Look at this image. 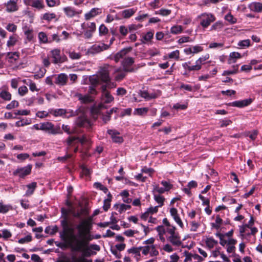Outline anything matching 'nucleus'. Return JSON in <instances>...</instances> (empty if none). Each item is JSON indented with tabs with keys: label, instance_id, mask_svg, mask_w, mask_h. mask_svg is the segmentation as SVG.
Masks as SVG:
<instances>
[{
	"label": "nucleus",
	"instance_id": "f257e3e1",
	"mask_svg": "<svg viewBox=\"0 0 262 262\" xmlns=\"http://www.w3.org/2000/svg\"><path fill=\"white\" fill-rule=\"evenodd\" d=\"M78 230V238L79 241H82V244L80 246L78 245V242L74 241L73 242L72 246L70 244L67 245V247H69L73 251L82 252V256L81 257H89L94 252L88 247V244L91 239L88 236V234L91 229V222L89 220H83L76 227Z\"/></svg>",
	"mask_w": 262,
	"mask_h": 262
},
{
	"label": "nucleus",
	"instance_id": "f03ea898",
	"mask_svg": "<svg viewBox=\"0 0 262 262\" xmlns=\"http://www.w3.org/2000/svg\"><path fill=\"white\" fill-rule=\"evenodd\" d=\"M61 225L62 227V230L60 231L59 235L61 239L63 242V243H59L56 244V246L61 248H67V245L70 244L72 246L73 242L77 241L78 242V245L80 246L82 245V241H78L77 237H78V233L75 234L74 233V229L70 227L69 225V220L66 215L64 219L61 221Z\"/></svg>",
	"mask_w": 262,
	"mask_h": 262
},
{
	"label": "nucleus",
	"instance_id": "7ed1b4c3",
	"mask_svg": "<svg viewBox=\"0 0 262 262\" xmlns=\"http://www.w3.org/2000/svg\"><path fill=\"white\" fill-rule=\"evenodd\" d=\"M176 228L174 226L167 227L166 229V237L168 242L174 246H180L182 244L181 237L178 232L176 231Z\"/></svg>",
	"mask_w": 262,
	"mask_h": 262
},
{
	"label": "nucleus",
	"instance_id": "20e7f679",
	"mask_svg": "<svg viewBox=\"0 0 262 262\" xmlns=\"http://www.w3.org/2000/svg\"><path fill=\"white\" fill-rule=\"evenodd\" d=\"M40 130L48 132V133L56 135L62 134V132L59 126L54 127V125L51 122H45L40 123Z\"/></svg>",
	"mask_w": 262,
	"mask_h": 262
},
{
	"label": "nucleus",
	"instance_id": "39448f33",
	"mask_svg": "<svg viewBox=\"0 0 262 262\" xmlns=\"http://www.w3.org/2000/svg\"><path fill=\"white\" fill-rule=\"evenodd\" d=\"M200 19V25L203 28H207L211 23L215 20V16L211 13H204L198 16Z\"/></svg>",
	"mask_w": 262,
	"mask_h": 262
},
{
	"label": "nucleus",
	"instance_id": "423d86ee",
	"mask_svg": "<svg viewBox=\"0 0 262 262\" xmlns=\"http://www.w3.org/2000/svg\"><path fill=\"white\" fill-rule=\"evenodd\" d=\"M89 141V139L85 136H82V137H77L74 136H70L66 140L67 148L69 149L71 147L75 145L76 143L80 142L83 144Z\"/></svg>",
	"mask_w": 262,
	"mask_h": 262
},
{
	"label": "nucleus",
	"instance_id": "0eeeda50",
	"mask_svg": "<svg viewBox=\"0 0 262 262\" xmlns=\"http://www.w3.org/2000/svg\"><path fill=\"white\" fill-rule=\"evenodd\" d=\"M110 46L101 43L99 45L95 44L93 45L88 51L89 54H96L100 52L107 50L109 48Z\"/></svg>",
	"mask_w": 262,
	"mask_h": 262
},
{
	"label": "nucleus",
	"instance_id": "6e6552de",
	"mask_svg": "<svg viewBox=\"0 0 262 262\" xmlns=\"http://www.w3.org/2000/svg\"><path fill=\"white\" fill-rule=\"evenodd\" d=\"M52 57L53 58V62L55 63H61L67 60L65 56H61L60 55V51L59 49H54L51 51Z\"/></svg>",
	"mask_w": 262,
	"mask_h": 262
},
{
	"label": "nucleus",
	"instance_id": "1a4fd4ad",
	"mask_svg": "<svg viewBox=\"0 0 262 262\" xmlns=\"http://www.w3.org/2000/svg\"><path fill=\"white\" fill-rule=\"evenodd\" d=\"M107 134L111 136L112 141L115 143H121L123 141L122 137L120 136V133L115 129H108Z\"/></svg>",
	"mask_w": 262,
	"mask_h": 262
},
{
	"label": "nucleus",
	"instance_id": "9d476101",
	"mask_svg": "<svg viewBox=\"0 0 262 262\" xmlns=\"http://www.w3.org/2000/svg\"><path fill=\"white\" fill-rule=\"evenodd\" d=\"M32 165L29 164L26 167L17 168L14 172V173L18 175L20 178H24L30 173Z\"/></svg>",
	"mask_w": 262,
	"mask_h": 262
},
{
	"label": "nucleus",
	"instance_id": "9b49d317",
	"mask_svg": "<svg viewBox=\"0 0 262 262\" xmlns=\"http://www.w3.org/2000/svg\"><path fill=\"white\" fill-rule=\"evenodd\" d=\"M63 11L66 16L70 18L78 15L82 12L81 10L77 11L74 8L71 6H68L63 8Z\"/></svg>",
	"mask_w": 262,
	"mask_h": 262
},
{
	"label": "nucleus",
	"instance_id": "f8f14e48",
	"mask_svg": "<svg viewBox=\"0 0 262 262\" xmlns=\"http://www.w3.org/2000/svg\"><path fill=\"white\" fill-rule=\"evenodd\" d=\"M102 13V9L100 8H92L90 11L84 14V18L88 20Z\"/></svg>",
	"mask_w": 262,
	"mask_h": 262
},
{
	"label": "nucleus",
	"instance_id": "ddd939ff",
	"mask_svg": "<svg viewBox=\"0 0 262 262\" xmlns=\"http://www.w3.org/2000/svg\"><path fill=\"white\" fill-rule=\"evenodd\" d=\"M134 60L132 57H127L123 59L122 62V65L123 68V70L125 72H132L133 69L130 68V67L134 63Z\"/></svg>",
	"mask_w": 262,
	"mask_h": 262
},
{
	"label": "nucleus",
	"instance_id": "4468645a",
	"mask_svg": "<svg viewBox=\"0 0 262 262\" xmlns=\"http://www.w3.org/2000/svg\"><path fill=\"white\" fill-rule=\"evenodd\" d=\"M252 102V100L251 98H249L232 102L230 104V105L232 106L243 107L249 105Z\"/></svg>",
	"mask_w": 262,
	"mask_h": 262
},
{
	"label": "nucleus",
	"instance_id": "2eb2a0df",
	"mask_svg": "<svg viewBox=\"0 0 262 262\" xmlns=\"http://www.w3.org/2000/svg\"><path fill=\"white\" fill-rule=\"evenodd\" d=\"M68 77L67 74L61 73L55 78V83L59 85L63 86L67 84Z\"/></svg>",
	"mask_w": 262,
	"mask_h": 262
},
{
	"label": "nucleus",
	"instance_id": "dca6fc26",
	"mask_svg": "<svg viewBox=\"0 0 262 262\" xmlns=\"http://www.w3.org/2000/svg\"><path fill=\"white\" fill-rule=\"evenodd\" d=\"M170 213L174 221L179 225V226L181 228H183L184 225L181 219L179 216L177 209L175 208H171L170 210Z\"/></svg>",
	"mask_w": 262,
	"mask_h": 262
},
{
	"label": "nucleus",
	"instance_id": "f3484780",
	"mask_svg": "<svg viewBox=\"0 0 262 262\" xmlns=\"http://www.w3.org/2000/svg\"><path fill=\"white\" fill-rule=\"evenodd\" d=\"M248 7L251 11L254 12L260 13L262 12V3L260 2L251 3L248 5Z\"/></svg>",
	"mask_w": 262,
	"mask_h": 262
},
{
	"label": "nucleus",
	"instance_id": "a211bd4d",
	"mask_svg": "<svg viewBox=\"0 0 262 262\" xmlns=\"http://www.w3.org/2000/svg\"><path fill=\"white\" fill-rule=\"evenodd\" d=\"M17 0H10L6 4V10L9 12H14L17 10L18 7L17 5Z\"/></svg>",
	"mask_w": 262,
	"mask_h": 262
},
{
	"label": "nucleus",
	"instance_id": "6ab92c4d",
	"mask_svg": "<svg viewBox=\"0 0 262 262\" xmlns=\"http://www.w3.org/2000/svg\"><path fill=\"white\" fill-rule=\"evenodd\" d=\"M132 50V47H128L124 48L120 52L117 53L114 56V60L116 62H118L120 59L123 58L127 53L130 52Z\"/></svg>",
	"mask_w": 262,
	"mask_h": 262
},
{
	"label": "nucleus",
	"instance_id": "aec40b11",
	"mask_svg": "<svg viewBox=\"0 0 262 262\" xmlns=\"http://www.w3.org/2000/svg\"><path fill=\"white\" fill-rule=\"evenodd\" d=\"M136 12V9L130 8L125 9L120 12L121 16L124 18H129Z\"/></svg>",
	"mask_w": 262,
	"mask_h": 262
},
{
	"label": "nucleus",
	"instance_id": "412c9836",
	"mask_svg": "<svg viewBox=\"0 0 262 262\" xmlns=\"http://www.w3.org/2000/svg\"><path fill=\"white\" fill-rule=\"evenodd\" d=\"M77 97L83 103H88L94 101L93 97L89 95L83 96L80 94H78Z\"/></svg>",
	"mask_w": 262,
	"mask_h": 262
},
{
	"label": "nucleus",
	"instance_id": "4be33fe9",
	"mask_svg": "<svg viewBox=\"0 0 262 262\" xmlns=\"http://www.w3.org/2000/svg\"><path fill=\"white\" fill-rule=\"evenodd\" d=\"M104 108H106V107L104 104L102 103L99 104L97 106H94L91 110L92 114L94 116V117H95V115L97 116L100 114L101 111Z\"/></svg>",
	"mask_w": 262,
	"mask_h": 262
},
{
	"label": "nucleus",
	"instance_id": "5701e85b",
	"mask_svg": "<svg viewBox=\"0 0 262 262\" xmlns=\"http://www.w3.org/2000/svg\"><path fill=\"white\" fill-rule=\"evenodd\" d=\"M76 123L80 126H85L90 124L89 121L84 116L79 117L77 119Z\"/></svg>",
	"mask_w": 262,
	"mask_h": 262
},
{
	"label": "nucleus",
	"instance_id": "b1692460",
	"mask_svg": "<svg viewBox=\"0 0 262 262\" xmlns=\"http://www.w3.org/2000/svg\"><path fill=\"white\" fill-rule=\"evenodd\" d=\"M242 56L240 53L236 52H231L229 55L228 63L229 64L235 63L237 59L241 58Z\"/></svg>",
	"mask_w": 262,
	"mask_h": 262
},
{
	"label": "nucleus",
	"instance_id": "393cba45",
	"mask_svg": "<svg viewBox=\"0 0 262 262\" xmlns=\"http://www.w3.org/2000/svg\"><path fill=\"white\" fill-rule=\"evenodd\" d=\"M100 77L104 82L107 83L110 81L108 72L106 69H103L100 72Z\"/></svg>",
	"mask_w": 262,
	"mask_h": 262
},
{
	"label": "nucleus",
	"instance_id": "a878e982",
	"mask_svg": "<svg viewBox=\"0 0 262 262\" xmlns=\"http://www.w3.org/2000/svg\"><path fill=\"white\" fill-rule=\"evenodd\" d=\"M7 58L9 62L13 63L19 58V54L17 52H9L7 53Z\"/></svg>",
	"mask_w": 262,
	"mask_h": 262
},
{
	"label": "nucleus",
	"instance_id": "bb28decb",
	"mask_svg": "<svg viewBox=\"0 0 262 262\" xmlns=\"http://www.w3.org/2000/svg\"><path fill=\"white\" fill-rule=\"evenodd\" d=\"M41 19L50 21L53 19H56V20H58V18H56V15L54 13H46L43 14L41 17Z\"/></svg>",
	"mask_w": 262,
	"mask_h": 262
},
{
	"label": "nucleus",
	"instance_id": "cd10ccee",
	"mask_svg": "<svg viewBox=\"0 0 262 262\" xmlns=\"http://www.w3.org/2000/svg\"><path fill=\"white\" fill-rule=\"evenodd\" d=\"M191 62L188 61L184 62L182 64V67L185 69H187L189 71H199V69L198 68V67L197 66L196 64L195 63V65L191 66Z\"/></svg>",
	"mask_w": 262,
	"mask_h": 262
},
{
	"label": "nucleus",
	"instance_id": "c85d7f7f",
	"mask_svg": "<svg viewBox=\"0 0 262 262\" xmlns=\"http://www.w3.org/2000/svg\"><path fill=\"white\" fill-rule=\"evenodd\" d=\"M114 207L118 210V211L121 213L126 210L129 209L131 208V206L129 205H126L124 204H115L114 205Z\"/></svg>",
	"mask_w": 262,
	"mask_h": 262
},
{
	"label": "nucleus",
	"instance_id": "c756f323",
	"mask_svg": "<svg viewBox=\"0 0 262 262\" xmlns=\"http://www.w3.org/2000/svg\"><path fill=\"white\" fill-rule=\"evenodd\" d=\"M102 99L104 103H109L112 102L114 98L110 92H104V94H102Z\"/></svg>",
	"mask_w": 262,
	"mask_h": 262
},
{
	"label": "nucleus",
	"instance_id": "7c9ffc66",
	"mask_svg": "<svg viewBox=\"0 0 262 262\" xmlns=\"http://www.w3.org/2000/svg\"><path fill=\"white\" fill-rule=\"evenodd\" d=\"M17 40V36L16 34L10 36L7 42V47H13L16 43Z\"/></svg>",
	"mask_w": 262,
	"mask_h": 262
},
{
	"label": "nucleus",
	"instance_id": "2f4dec72",
	"mask_svg": "<svg viewBox=\"0 0 262 262\" xmlns=\"http://www.w3.org/2000/svg\"><path fill=\"white\" fill-rule=\"evenodd\" d=\"M37 184L36 182H32L27 185L28 190L26 191V195L29 196L32 194Z\"/></svg>",
	"mask_w": 262,
	"mask_h": 262
},
{
	"label": "nucleus",
	"instance_id": "473e14b6",
	"mask_svg": "<svg viewBox=\"0 0 262 262\" xmlns=\"http://www.w3.org/2000/svg\"><path fill=\"white\" fill-rule=\"evenodd\" d=\"M209 58V54H206L200 57L196 61L195 63L198 67L199 70L202 68V65L204 63V62Z\"/></svg>",
	"mask_w": 262,
	"mask_h": 262
},
{
	"label": "nucleus",
	"instance_id": "72a5a7b5",
	"mask_svg": "<svg viewBox=\"0 0 262 262\" xmlns=\"http://www.w3.org/2000/svg\"><path fill=\"white\" fill-rule=\"evenodd\" d=\"M31 7L37 9H42L45 7L43 0H33Z\"/></svg>",
	"mask_w": 262,
	"mask_h": 262
},
{
	"label": "nucleus",
	"instance_id": "f704fd0d",
	"mask_svg": "<svg viewBox=\"0 0 262 262\" xmlns=\"http://www.w3.org/2000/svg\"><path fill=\"white\" fill-rule=\"evenodd\" d=\"M183 28L182 26L174 25L170 28V33L173 34H179L182 32Z\"/></svg>",
	"mask_w": 262,
	"mask_h": 262
},
{
	"label": "nucleus",
	"instance_id": "c9c22d12",
	"mask_svg": "<svg viewBox=\"0 0 262 262\" xmlns=\"http://www.w3.org/2000/svg\"><path fill=\"white\" fill-rule=\"evenodd\" d=\"M163 5L162 0H154L149 4V6L154 9H158Z\"/></svg>",
	"mask_w": 262,
	"mask_h": 262
},
{
	"label": "nucleus",
	"instance_id": "e433bc0d",
	"mask_svg": "<svg viewBox=\"0 0 262 262\" xmlns=\"http://www.w3.org/2000/svg\"><path fill=\"white\" fill-rule=\"evenodd\" d=\"M0 97L6 101H9L11 99V94L7 91L3 90L0 93Z\"/></svg>",
	"mask_w": 262,
	"mask_h": 262
},
{
	"label": "nucleus",
	"instance_id": "4c0bfd02",
	"mask_svg": "<svg viewBox=\"0 0 262 262\" xmlns=\"http://www.w3.org/2000/svg\"><path fill=\"white\" fill-rule=\"evenodd\" d=\"M171 11L166 9H161L158 11H156L155 12V14L160 15L163 16H167L171 14Z\"/></svg>",
	"mask_w": 262,
	"mask_h": 262
},
{
	"label": "nucleus",
	"instance_id": "58836bf2",
	"mask_svg": "<svg viewBox=\"0 0 262 262\" xmlns=\"http://www.w3.org/2000/svg\"><path fill=\"white\" fill-rule=\"evenodd\" d=\"M206 244L208 248L211 249L214 246V245L217 244V241H215L212 237H209L206 239Z\"/></svg>",
	"mask_w": 262,
	"mask_h": 262
},
{
	"label": "nucleus",
	"instance_id": "ea45409f",
	"mask_svg": "<svg viewBox=\"0 0 262 262\" xmlns=\"http://www.w3.org/2000/svg\"><path fill=\"white\" fill-rule=\"evenodd\" d=\"M225 19L228 21L230 24H235L237 21V19L235 18L230 13H229L225 15Z\"/></svg>",
	"mask_w": 262,
	"mask_h": 262
},
{
	"label": "nucleus",
	"instance_id": "a19ab883",
	"mask_svg": "<svg viewBox=\"0 0 262 262\" xmlns=\"http://www.w3.org/2000/svg\"><path fill=\"white\" fill-rule=\"evenodd\" d=\"M12 209V207L10 205H3L0 203V213H6Z\"/></svg>",
	"mask_w": 262,
	"mask_h": 262
},
{
	"label": "nucleus",
	"instance_id": "79ce46f5",
	"mask_svg": "<svg viewBox=\"0 0 262 262\" xmlns=\"http://www.w3.org/2000/svg\"><path fill=\"white\" fill-rule=\"evenodd\" d=\"M203 50V48L200 46H195L188 49L189 52L193 54L199 53L202 51Z\"/></svg>",
	"mask_w": 262,
	"mask_h": 262
},
{
	"label": "nucleus",
	"instance_id": "37998d69",
	"mask_svg": "<svg viewBox=\"0 0 262 262\" xmlns=\"http://www.w3.org/2000/svg\"><path fill=\"white\" fill-rule=\"evenodd\" d=\"M154 199L159 204L158 206L159 207H162L163 205V203L165 200V199L163 196L160 195L154 194Z\"/></svg>",
	"mask_w": 262,
	"mask_h": 262
},
{
	"label": "nucleus",
	"instance_id": "c03bdc74",
	"mask_svg": "<svg viewBox=\"0 0 262 262\" xmlns=\"http://www.w3.org/2000/svg\"><path fill=\"white\" fill-rule=\"evenodd\" d=\"M108 32V29L104 24H101L99 27V33L100 36L106 35Z\"/></svg>",
	"mask_w": 262,
	"mask_h": 262
},
{
	"label": "nucleus",
	"instance_id": "a18cd8bd",
	"mask_svg": "<svg viewBox=\"0 0 262 262\" xmlns=\"http://www.w3.org/2000/svg\"><path fill=\"white\" fill-rule=\"evenodd\" d=\"M25 35L28 41H31L33 38V30L30 29H27L24 31Z\"/></svg>",
	"mask_w": 262,
	"mask_h": 262
},
{
	"label": "nucleus",
	"instance_id": "49530a36",
	"mask_svg": "<svg viewBox=\"0 0 262 262\" xmlns=\"http://www.w3.org/2000/svg\"><path fill=\"white\" fill-rule=\"evenodd\" d=\"M27 85L29 86L30 90L32 91H39V89H37L36 84L33 82L32 80L29 79L28 81L26 83Z\"/></svg>",
	"mask_w": 262,
	"mask_h": 262
},
{
	"label": "nucleus",
	"instance_id": "de8ad7c7",
	"mask_svg": "<svg viewBox=\"0 0 262 262\" xmlns=\"http://www.w3.org/2000/svg\"><path fill=\"white\" fill-rule=\"evenodd\" d=\"M238 71V66H233V70L224 71L223 75H229L234 74L237 73Z\"/></svg>",
	"mask_w": 262,
	"mask_h": 262
},
{
	"label": "nucleus",
	"instance_id": "09e8293b",
	"mask_svg": "<svg viewBox=\"0 0 262 262\" xmlns=\"http://www.w3.org/2000/svg\"><path fill=\"white\" fill-rule=\"evenodd\" d=\"M38 38L39 41L42 43H47L48 42V37L45 32H39L38 33Z\"/></svg>",
	"mask_w": 262,
	"mask_h": 262
},
{
	"label": "nucleus",
	"instance_id": "8fccbe9b",
	"mask_svg": "<svg viewBox=\"0 0 262 262\" xmlns=\"http://www.w3.org/2000/svg\"><path fill=\"white\" fill-rule=\"evenodd\" d=\"M47 5L50 7H53L60 5L59 0H46Z\"/></svg>",
	"mask_w": 262,
	"mask_h": 262
},
{
	"label": "nucleus",
	"instance_id": "3c124183",
	"mask_svg": "<svg viewBox=\"0 0 262 262\" xmlns=\"http://www.w3.org/2000/svg\"><path fill=\"white\" fill-rule=\"evenodd\" d=\"M94 186L95 188L103 191L105 193H106L108 191V189L100 183L96 182L94 183Z\"/></svg>",
	"mask_w": 262,
	"mask_h": 262
},
{
	"label": "nucleus",
	"instance_id": "603ef678",
	"mask_svg": "<svg viewBox=\"0 0 262 262\" xmlns=\"http://www.w3.org/2000/svg\"><path fill=\"white\" fill-rule=\"evenodd\" d=\"M150 246L151 245H147L145 246L140 247L138 248V249L142 250V254L146 255L149 253L151 249Z\"/></svg>",
	"mask_w": 262,
	"mask_h": 262
},
{
	"label": "nucleus",
	"instance_id": "864d4df0",
	"mask_svg": "<svg viewBox=\"0 0 262 262\" xmlns=\"http://www.w3.org/2000/svg\"><path fill=\"white\" fill-rule=\"evenodd\" d=\"M69 57L72 59H79L81 57V55L79 53H76L74 51H71L69 52Z\"/></svg>",
	"mask_w": 262,
	"mask_h": 262
},
{
	"label": "nucleus",
	"instance_id": "5fc2aeb1",
	"mask_svg": "<svg viewBox=\"0 0 262 262\" xmlns=\"http://www.w3.org/2000/svg\"><path fill=\"white\" fill-rule=\"evenodd\" d=\"M84 211V209H81L79 211H75L74 210H71L70 212L73 216L77 218H80Z\"/></svg>",
	"mask_w": 262,
	"mask_h": 262
},
{
	"label": "nucleus",
	"instance_id": "6e6d98bb",
	"mask_svg": "<svg viewBox=\"0 0 262 262\" xmlns=\"http://www.w3.org/2000/svg\"><path fill=\"white\" fill-rule=\"evenodd\" d=\"M148 111L147 107L138 108L136 109V114L139 115H143L146 114Z\"/></svg>",
	"mask_w": 262,
	"mask_h": 262
},
{
	"label": "nucleus",
	"instance_id": "4d7b16f0",
	"mask_svg": "<svg viewBox=\"0 0 262 262\" xmlns=\"http://www.w3.org/2000/svg\"><path fill=\"white\" fill-rule=\"evenodd\" d=\"M81 173H82V175L85 176L86 177H89L90 176V174L91 173V171L90 169H89V168H88L86 167H85L84 165H82L81 166Z\"/></svg>",
	"mask_w": 262,
	"mask_h": 262
},
{
	"label": "nucleus",
	"instance_id": "13d9d810",
	"mask_svg": "<svg viewBox=\"0 0 262 262\" xmlns=\"http://www.w3.org/2000/svg\"><path fill=\"white\" fill-rule=\"evenodd\" d=\"M18 105H19V103H18V101H17L16 100H13V101H11V103L8 104L6 106V108L7 110H10L12 108L18 107Z\"/></svg>",
	"mask_w": 262,
	"mask_h": 262
},
{
	"label": "nucleus",
	"instance_id": "bf43d9fd",
	"mask_svg": "<svg viewBox=\"0 0 262 262\" xmlns=\"http://www.w3.org/2000/svg\"><path fill=\"white\" fill-rule=\"evenodd\" d=\"M250 45V40L249 39H246L240 41L238 43V46L242 48L248 47Z\"/></svg>",
	"mask_w": 262,
	"mask_h": 262
},
{
	"label": "nucleus",
	"instance_id": "052dcab7",
	"mask_svg": "<svg viewBox=\"0 0 262 262\" xmlns=\"http://www.w3.org/2000/svg\"><path fill=\"white\" fill-rule=\"evenodd\" d=\"M222 223V220L219 215H217L215 219V224L212 223V226L218 229Z\"/></svg>",
	"mask_w": 262,
	"mask_h": 262
},
{
	"label": "nucleus",
	"instance_id": "680f3d73",
	"mask_svg": "<svg viewBox=\"0 0 262 262\" xmlns=\"http://www.w3.org/2000/svg\"><path fill=\"white\" fill-rule=\"evenodd\" d=\"M32 241V236L31 235H28L24 238L19 239L18 242L19 244H23L25 243H28Z\"/></svg>",
	"mask_w": 262,
	"mask_h": 262
},
{
	"label": "nucleus",
	"instance_id": "e2e57ef3",
	"mask_svg": "<svg viewBox=\"0 0 262 262\" xmlns=\"http://www.w3.org/2000/svg\"><path fill=\"white\" fill-rule=\"evenodd\" d=\"M28 92V88L26 86H22L18 88V94L21 96H23L25 95H26Z\"/></svg>",
	"mask_w": 262,
	"mask_h": 262
},
{
	"label": "nucleus",
	"instance_id": "0e129e2a",
	"mask_svg": "<svg viewBox=\"0 0 262 262\" xmlns=\"http://www.w3.org/2000/svg\"><path fill=\"white\" fill-rule=\"evenodd\" d=\"M6 29L9 32H15L17 29V26L14 24L10 23L6 27Z\"/></svg>",
	"mask_w": 262,
	"mask_h": 262
},
{
	"label": "nucleus",
	"instance_id": "69168bd1",
	"mask_svg": "<svg viewBox=\"0 0 262 262\" xmlns=\"http://www.w3.org/2000/svg\"><path fill=\"white\" fill-rule=\"evenodd\" d=\"M161 183L164 186V188L166 191H169L172 187V185L167 181H162Z\"/></svg>",
	"mask_w": 262,
	"mask_h": 262
},
{
	"label": "nucleus",
	"instance_id": "338daca9",
	"mask_svg": "<svg viewBox=\"0 0 262 262\" xmlns=\"http://www.w3.org/2000/svg\"><path fill=\"white\" fill-rule=\"evenodd\" d=\"M180 52L179 50L174 51L168 54L169 58H174L178 59L179 58Z\"/></svg>",
	"mask_w": 262,
	"mask_h": 262
},
{
	"label": "nucleus",
	"instance_id": "774afa93",
	"mask_svg": "<svg viewBox=\"0 0 262 262\" xmlns=\"http://www.w3.org/2000/svg\"><path fill=\"white\" fill-rule=\"evenodd\" d=\"M128 28L125 26H120L119 27V32L123 36H125L128 33Z\"/></svg>",
	"mask_w": 262,
	"mask_h": 262
}]
</instances>
